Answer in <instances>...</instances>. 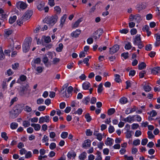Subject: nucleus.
I'll use <instances>...</instances> for the list:
<instances>
[{
  "instance_id": "5fc2aeb1",
  "label": "nucleus",
  "mask_w": 160,
  "mask_h": 160,
  "mask_svg": "<svg viewBox=\"0 0 160 160\" xmlns=\"http://www.w3.org/2000/svg\"><path fill=\"white\" fill-rule=\"evenodd\" d=\"M140 140L138 139H137L134 140L133 142V143L134 145L135 146H137L139 145L140 144Z\"/></svg>"
},
{
  "instance_id": "39448f33",
  "label": "nucleus",
  "mask_w": 160,
  "mask_h": 160,
  "mask_svg": "<svg viewBox=\"0 0 160 160\" xmlns=\"http://www.w3.org/2000/svg\"><path fill=\"white\" fill-rule=\"evenodd\" d=\"M32 13L33 11L31 10L27 11L23 16V20L26 21L29 19L32 15Z\"/></svg>"
},
{
  "instance_id": "1a4fd4ad",
  "label": "nucleus",
  "mask_w": 160,
  "mask_h": 160,
  "mask_svg": "<svg viewBox=\"0 0 160 160\" xmlns=\"http://www.w3.org/2000/svg\"><path fill=\"white\" fill-rule=\"evenodd\" d=\"M31 44L30 41H27L25 42L22 45L23 51L25 52H28L29 49V46Z\"/></svg>"
},
{
  "instance_id": "f3484780",
  "label": "nucleus",
  "mask_w": 160,
  "mask_h": 160,
  "mask_svg": "<svg viewBox=\"0 0 160 160\" xmlns=\"http://www.w3.org/2000/svg\"><path fill=\"white\" fill-rule=\"evenodd\" d=\"M12 31L9 29H5L4 31V36L5 37H8L12 34Z\"/></svg>"
},
{
  "instance_id": "f704fd0d",
  "label": "nucleus",
  "mask_w": 160,
  "mask_h": 160,
  "mask_svg": "<svg viewBox=\"0 0 160 160\" xmlns=\"http://www.w3.org/2000/svg\"><path fill=\"white\" fill-rule=\"evenodd\" d=\"M85 117L86 119L87 122H89L92 119V118L88 113H87L85 115Z\"/></svg>"
},
{
  "instance_id": "cd10ccee",
  "label": "nucleus",
  "mask_w": 160,
  "mask_h": 160,
  "mask_svg": "<svg viewBox=\"0 0 160 160\" xmlns=\"http://www.w3.org/2000/svg\"><path fill=\"white\" fill-rule=\"evenodd\" d=\"M17 19V16L15 15L10 17L9 22L10 24H12L15 22Z\"/></svg>"
},
{
  "instance_id": "f03ea898",
  "label": "nucleus",
  "mask_w": 160,
  "mask_h": 160,
  "mask_svg": "<svg viewBox=\"0 0 160 160\" xmlns=\"http://www.w3.org/2000/svg\"><path fill=\"white\" fill-rule=\"evenodd\" d=\"M20 112V110L18 107H14L10 112V117L12 118H15L17 117Z\"/></svg>"
},
{
  "instance_id": "ddd939ff",
  "label": "nucleus",
  "mask_w": 160,
  "mask_h": 160,
  "mask_svg": "<svg viewBox=\"0 0 160 160\" xmlns=\"http://www.w3.org/2000/svg\"><path fill=\"white\" fill-rule=\"evenodd\" d=\"M137 107L135 106H134L133 108H127L125 111V113L127 114H128L130 113H132L136 111L137 109Z\"/></svg>"
},
{
  "instance_id": "4c0bfd02",
  "label": "nucleus",
  "mask_w": 160,
  "mask_h": 160,
  "mask_svg": "<svg viewBox=\"0 0 160 160\" xmlns=\"http://www.w3.org/2000/svg\"><path fill=\"white\" fill-rule=\"evenodd\" d=\"M90 100V98L89 97H88L84 98L83 100V103L86 105L88 104Z\"/></svg>"
},
{
  "instance_id": "bb28decb",
  "label": "nucleus",
  "mask_w": 160,
  "mask_h": 160,
  "mask_svg": "<svg viewBox=\"0 0 160 160\" xmlns=\"http://www.w3.org/2000/svg\"><path fill=\"white\" fill-rule=\"evenodd\" d=\"M87 153L85 152H82L79 156V159L81 160H84L86 158Z\"/></svg>"
},
{
  "instance_id": "5701e85b",
  "label": "nucleus",
  "mask_w": 160,
  "mask_h": 160,
  "mask_svg": "<svg viewBox=\"0 0 160 160\" xmlns=\"http://www.w3.org/2000/svg\"><path fill=\"white\" fill-rule=\"evenodd\" d=\"M31 126L34 128L35 131H38L40 130L41 126L38 124L32 123Z\"/></svg>"
},
{
  "instance_id": "338daca9",
  "label": "nucleus",
  "mask_w": 160,
  "mask_h": 160,
  "mask_svg": "<svg viewBox=\"0 0 160 160\" xmlns=\"http://www.w3.org/2000/svg\"><path fill=\"white\" fill-rule=\"evenodd\" d=\"M36 70L38 73H41L42 72L43 69L42 67L39 66L37 67Z\"/></svg>"
},
{
  "instance_id": "412c9836",
  "label": "nucleus",
  "mask_w": 160,
  "mask_h": 160,
  "mask_svg": "<svg viewBox=\"0 0 160 160\" xmlns=\"http://www.w3.org/2000/svg\"><path fill=\"white\" fill-rule=\"evenodd\" d=\"M82 21V18H79L74 23L72 24V28H77L79 25L80 23Z\"/></svg>"
},
{
  "instance_id": "49530a36",
  "label": "nucleus",
  "mask_w": 160,
  "mask_h": 160,
  "mask_svg": "<svg viewBox=\"0 0 160 160\" xmlns=\"http://www.w3.org/2000/svg\"><path fill=\"white\" fill-rule=\"evenodd\" d=\"M144 89L146 92H149L151 90V87L149 85H146L144 87Z\"/></svg>"
},
{
  "instance_id": "72a5a7b5",
  "label": "nucleus",
  "mask_w": 160,
  "mask_h": 160,
  "mask_svg": "<svg viewBox=\"0 0 160 160\" xmlns=\"http://www.w3.org/2000/svg\"><path fill=\"white\" fill-rule=\"evenodd\" d=\"M63 48V45L62 43H60L59 44L58 47L56 48V51L58 52L62 51Z\"/></svg>"
},
{
  "instance_id": "9d476101",
  "label": "nucleus",
  "mask_w": 160,
  "mask_h": 160,
  "mask_svg": "<svg viewBox=\"0 0 160 160\" xmlns=\"http://www.w3.org/2000/svg\"><path fill=\"white\" fill-rule=\"evenodd\" d=\"M119 46L118 45H115L109 48V52L111 54H112L116 52L119 49Z\"/></svg>"
},
{
  "instance_id": "7c9ffc66",
  "label": "nucleus",
  "mask_w": 160,
  "mask_h": 160,
  "mask_svg": "<svg viewBox=\"0 0 160 160\" xmlns=\"http://www.w3.org/2000/svg\"><path fill=\"white\" fill-rule=\"evenodd\" d=\"M115 112V109L114 108L109 109L108 111V114L109 115H111Z\"/></svg>"
},
{
  "instance_id": "2f4dec72",
  "label": "nucleus",
  "mask_w": 160,
  "mask_h": 160,
  "mask_svg": "<svg viewBox=\"0 0 160 160\" xmlns=\"http://www.w3.org/2000/svg\"><path fill=\"white\" fill-rule=\"evenodd\" d=\"M103 84L102 83H100L98 86V93H101L103 91Z\"/></svg>"
},
{
  "instance_id": "bf43d9fd",
  "label": "nucleus",
  "mask_w": 160,
  "mask_h": 160,
  "mask_svg": "<svg viewBox=\"0 0 160 160\" xmlns=\"http://www.w3.org/2000/svg\"><path fill=\"white\" fill-rule=\"evenodd\" d=\"M145 71H141L139 73V76L140 78H143L144 76V74L146 73Z\"/></svg>"
},
{
  "instance_id": "6e6d98bb",
  "label": "nucleus",
  "mask_w": 160,
  "mask_h": 160,
  "mask_svg": "<svg viewBox=\"0 0 160 160\" xmlns=\"http://www.w3.org/2000/svg\"><path fill=\"white\" fill-rule=\"evenodd\" d=\"M46 106H40L38 108V110L42 112L44 111L46 109Z\"/></svg>"
},
{
  "instance_id": "4468645a",
  "label": "nucleus",
  "mask_w": 160,
  "mask_h": 160,
  "mask_svg": "<svg viewBox=\"0 0 160 160\" xmlns=\"http://www.w3.org/2000/svg\"><path fill=\"white\" fill-rule=\"evenodd\" d=\"M91 141L90 139H87L84 141L82 144V147L86 148L90 147L91 145Z\"/></svg>"
},
{
  "instance_id": "e2e57ef3",
  "label": "nucleus",
  "mask_w": 160,
  "mask_h": 160,
  "mask_svg": "<svg viewBox=\"0 0 160 160\" xmlns=\"http://www.w3.org/2000/svg\"><path fill=\"white\" fill-rule=\"evenodd\" d=\"M131 131H127L126 133V137L128 138H131L132 136Z\"/></svg>"
},
{
  "instance_id": "423d86ee",
  "label": "nucleus",
  "mask_w": 160,
  "mask_h": 160,
  "mask_svg": "<svg viewBox=\"0 0 160 160\" xmlns=\"http://www.w3.org/2000/svg\"><path fill=\"white\" fill-rule=\"evenodd\" d=\"M103 32L102 29H99L95 32L93 35V38L95 40L99 39Z\"/></svg>"
},
{
  "instance_id": "a211bd4d",
  "label": "nucleus",
  "mask_w": 160,
  "mask_h": 160,
  "mask_svg": "<svg viewBox=\"0 0 160 160\" xmlns=\"http://www.w3.org/2000/svg\"><path fill=\"white\" fill-rule=\"evenodd\" d=\"M113 142L114 140L108 137L107 138L105 143L107 145L111 146L113 144Z\"/></svg>"
},
{
  "instance_id": "b1692460",
  "label": "nucleus",
  "mask_w": 160,
  "mask_h": 160,
  "mask_svg": "<svg viewBox=\"0 0 160 160\" xmlns=\"http://www.w3.org/2000/svg\"><path fill=\"white\" fill-rule=\"evenodd\" d=\"M76 154L75 152L73 151L69 152L68 154V158H71L72 157H75Z\"/></svg>"
},
{
  "instance_id": "20e7f679",
  "label": "nucleus",
  "mask_w": 160,
  "mask_h": 160,
  "mask_svg": "<svg viewBox=\"0 0 160 160\" xmlns=\"http://www.w3.org/2000/svg\"><path fill=\"white\" fill-rule=\"evenodd\" d=\"M129 19L131 21H134L138 23L142 20V19L139 14L134 15L131 14L130 15Z\"/></svg>"
},
{
  "instance_id": "2eb2a0df",
  "label": "nucleus",
  "mask_w": 160,
  "mask_h": 160,
  "mask_svg": "<svg viewBox=\"0 0 160 160\" xmlns=\"http://www.w3.org/2000/svg\"><path fill=\"white\" fill-rule=\"evenodd\" d=\"M93 135L96 137V138L99 141H101L102 139V136L101 133H98L97 131H95Z\"/></svg>"
},
{
  "instance_id": "8fccbe9b",
  "label": "nucleus",
  "mask_w": 160,
  "mask_h": 160,
  "mask_svg": "<svg viewBox=\"0 0 160 160\" xmlns=\"http://www.w3.org/2000/svg\"><path fill=\"white\" fill-rule=\"evenodd\" d=\"M139 126V124L138 123H133L132 125V129H137Z\"/></svg>"
},
{
  "instance_id": "de8ad7c7",
  "label": "nucleus",
  "mask_w": 160,
  "mask_h": 160,
  "mask_svg": "<svg viewBox=\"0 0 160 160\" xmlns=\"http://www.w3.org/2000/svg\"><path fill=\"white\" fill-rule=\"evenodd\" d=\"M115 129L114 127L110 125L108 128V132L110 133H112L114 131Z\"/></svg>"
},
{
  "instance_id": "9b49d317",
  "label": "nucleus",
  "mask_w": 160,
  "mask_h": 160,
  "mask_svg": "<svg viewBox=\"0 0 160 160\" xmlns=\"http://www.w3.org/2000/svg\"><path fill=\"white\" fill-rule=\"evenodd\" d=\"M49 116L41 117L39 118V122L40 124L44 122H48L49 121Z\"/></svg>"
},
{
  "instance_id": "c9c22d12",
  "label": "nucleus",
  "mask_w": 160,
  "mask_h": 160,
  "mask_svg": "<svg viewBox=\"0 0 160 160\" xmlns=\"http://www.w3.org/2000/svg\"><path fill=\"white\" fill-rule=\"evenodd\" d=\"M32 156V152L31 151L27 152L25 155V158H29Z\"/></svg>"
},
{
  "instance_id": "774afa93",
  "label": "nucleus",
  "mask_w": 160,
  "mask_h": 160,
  "mask_svg": "<svg viewBox=\"0 0 160 160\" xmlns=\"http://www.w3.org/2000/svg\"><path fill=\"white\" fill-rule=\"evenodd\" d=\"M12 68L13 69H18V68L19 67V63H15L14 64H12Z\"/></svg>"
},
{
  "instance_id": "aec40b11",
  "label": "nucleus",
  "mask_w": 160,
  "mask_h": 160,
  "mask_svg": "<svg viewBox=\"0 0 160 160\" xmlns=\"http://www.w3.org/2000/svg\"><path fill=\"white\" fill-rule=\"evenodd\" d=\"M44 6V3L42 2L40 3H38V4L37 5V8L39 11H41L43 10Z\"/></svg>"
},
{
  "instance_id": "37998d69",
  "label": "nucleus",
  "mask_w": 160,
  "mask_h": 160,
  "mask_svg": "<svg viewBox=\"0 0 160 160\" xmlns=\"http://www.w3.org/2000/svg\"><path fill=\"white\" fill-rule=\"evenodd\" d=\"M45 42L47 43H49L51 41V39L50 37L49 36L45 37L44 38Z\"/></svg>"
},
{
  "instance_id": "6e6552de",
  "label": "nucleus",
  "mask_w": 160,
  "mask_h": 160,
  "mask_svg": "<svg viewBox=\"0 0 160 160\" xmlns=\"http://www.w3.org/2000/svg\"><path fill=\"white\" fill-rule=\"evenodd\" d=\"M16 6L18 8H19L22 9H24L28 7L26 3L22 1H19L16 3Z\"/></svg>"
},
{
  "instance_id": "7ed1b4c3",
  "label": "nucleus",
  "mask_w": 160,
  "mask_h": 160,
  "mask_svg": "<svg viewBox=\"0 0 160 160\" xmlns=\"http://www.w3.org/2000/svg\"><path fill=\"white\" fill-rule=\"evenodd\" d=\"M133 43L135 45H137L139 48L141 49L144 47V45L141 41L140 35L137 34L136 35L133 41Z\"/></svg>"
},
{
  "instance_id": "393cba45",
  "label": "nucleus",
  "mask_w": 160,
  "mask_h": 160,
  "mask_svg": "<svg viewBox=\"0 0 160 160\" xmlns=\"http://www.w3.org/2000/svg\"><path fill=\"white\" fill-rule=\"evenodd\" d=\"M136 9L139 11L145 8L143 4H138L136 6Z\"/></svg>"
},
{
  "instance_id": "473e14b6",
  "label": "nucleus",
  "mask_w": 160,
  "mask_h": 160,
  "mask_svg": "<svg viewBox=\"0 0 160 160\" xmlns=\"http://www.w3.org/2000/svg\"><path fill=\"white\" fill-rule=\"evenodd\" d=\"M115 81L118 83H119L121 82V80L120 78V76L119 74H116L115 75Z\"/></svg>"
},
{
  "instance_id": "c85d7f7f",
  "label": "nucleus",
  "mask_w": 160,
  "mask_h": 160,
  "mask_svg": "<svg viewBox=\"0 0 160 160\" xmlns=\"http://www.w3.org/2000/svg\"><path fill=\"white\" fill-rule=\"evenodd\" d=\"M128 101V99L127 98L123 97L121 98L119 100L120 103L122 104H124L127 102Z\"/></svg>"
},
{
  "instance_id": "f257e3e1",
  "label": "nucleus",
  "mask_w": 160,
  "mask_h": 160,
  "mask_svg": "<svg viewBox=\"0 0 160 160\" xmlns=\"http://www.w3.org/2000/svg\"><path fill=\"white\" fill-rule=\"evenodd\" d=\"M44 22L51 26L53 25L57 21V18L54 16L46 17L44 19Z\"/></svg>"
},
{
  "instance_id": "09e8293b",
  "label": "nucleus",
  "mask_w": 160,
  "mask_h": 160,
  "mask_svg": "<svg viewBox=\"0 0 160 160\" xmlns=\"http://www.w3.org/2000/svg\"><path fill=\"white\" fill-rule=\"evenodd\" d=\"M148 135V137L149 138H154V136L152 133L151 131H148L147 133Z\"/></svg>"
},
{
  "instance_id": "0e129e2a",
  "label": "nucleus",
  "mask_w": 160,
  "mask_h": 160,
  "mask_svg": "<svg viewBox=\"0 0 160 160\" xmlns=\"http://www.w3.org/2000/svg\"><path fill=\"white\" fill-rule=\"evenodd\" d=\"M92 132L90 129H87L86 132V135L87 136H90L92 135Z\"/></svg>"
},
{
  "instance_id": "79ce46f5",
  "label": "nucleus",
  "mask_w": 160,
  "mask_h": 160,
  "mask_svg": "<svg viewBox=\"0 0 160 160\" xmlns=\"http://www.w3.org/2000/svg\"><path fill=\"white\" fill-rule=\"evenodd\" d=\"M55 11L57 13H60L61 12V9L59 6H56L54 8Z\"/></svg>"
},
{
  "instance_id": "4d7b16f0",
  "label": "nucleus",
  "mask_w": 160,
  "mask_h": 160,
  "mask_svg": "<svg viewBox=\"0 0 160 160\" xmlns=\"http://www.w3.org/2000/svg\"><path fill=\"white\" fill-rule=\"evenodd\" d=\"M48 61V57L46 56L44 57L42 59V62L44 63L47 66V63Z\"/></svg>"
},
{
  "instance_id": "69168bd1",
  "label": "nucleus",
  "mask_w": 160,
  "mask_h": 160,
  "mask_svg": "<svg viewBox=\"0 0 160 160\" xmlns=\"http://www.w3.org/2000/svg\"><path fill=\"white\" fill-rule=\"evenodd\" d=\"M128 53L127 52H124L121 54V56L123 57L125 59H126L128 58Z\"/></svg>"
},
{
  "instance_id": "a878e982",
  "label": "nucleus",
  "mask_w": 160,
  "mask_h": 160,
  "mask_svg": "<svg viewBox=\"0 0 160 160\" xmlns=\"http://www.w3.org/2000/svg\"><path fill=\"white\" fill-rule=\"evenodd\" d=\"M18 126V124L15 122H13L11 123L10 127L12 129H16Z\"/></svg>"
},
{
  "instance_id": "a18cd8bd",
  "label": "nucleus",
  "mask_w": 160,
  "mask_h": 160,
  "mask_svg": "<svg viewBox=\"0 0 160 160\" xmlns=\"http://www.w3.org/2000/svg\"><path fill=\"white\" fill-rule=\"evenodd\" d=\"M151 73L153 74H156L158 73L157 67L153 68L152 70Z\"/></svg>"
},
{
  "instance_id": "6ab92c4d",
  "label": "nucleus",
  "mask_w": 160,
  "mask_h": 160,
  "mask_svg": "<svg viewBox=\"0 0 160 160\" xmlns=\"http://www.w3.org/2000/svg\"><path fill=\"white\" fill-rule=\"evenodd\" d=\"M81 32V31L80 30L77 29L75 31L72 32L71 34V35L72 37L76 38L78 37Z\"/></svg>"
},
{
  "instance_id": "a19ab883",
  "label": "nucleus",
  "mask_w": 160,
  "mask_h": 160,
  "mask_svg": "<svg viewBox=\"0 0 160 160\" xmlns=\"http://www.w3.org/2000/svg\"><path fill=\"white\" fill-rule=\"evenodd\" d=\"M68 133L67 132H63L61 134V137L63 139L66 138L68 136Z\"/></svg>"
},
{
  "instance_id": "052dcab7",
  "label": "nucleus",
  "mask_w": 160,
  "mask_h": 160,
  "mask_svg": "<svg viewBox=\"0 0 160 160\" xmlns=\"http://www.w3.org/2000/svg\"><path fill=\"white\" fill-rule=\"evenodd\" d=\"M132 48L131 43L130 42H128L127 44H126L125 46V48L127 50L130 49Z\"/></svg>"
},
{
  "instance_id": "f8f14e48",
  "label": "nucleus",
  "mask_w": 160,
  "mask_h": 160,
  "mask_svg": "<svg viewBox=\"0 0 160 160\" xmlns=\"http://www.w3.org/2000/svg\"><path fill=\"white\" fill-rule=\"evenodd\" d=\"M123 121L125 122L131 123L132 122H133L135 121L134 116V115L132 116L130 115L128 117L124 118Z\"/></svg>"
},
{
  "instance_id": "0eeeda50",
  "label": "nucleus",
  "mask_w": 160,
  "mask_h": 160,
  "mask_svg": "<svg viewBox=\"0 0 160 160\" xmlns=\"http://www.w3.org/2000/svg\"><path fill=\"white\" fill-rule=\"evenodd\" d=\"M30 90L25 87H22L20 88L19 94L20 96H23L27 93H29Z\"/></svg>"
},
{
  "instance_id": "ea45409f",
  "label": "nucleus",
  "mask_w": 160,
  "mask_h": 160,
  "mask_svg": "<svg viewBox=\"0 0 160 160\" xmlns=\"http://www.w3.org/2000/svg\"><path fill=\"white\" fill-rule=\"evenodd\" d=\"M1 137L2 138H3L6 141L8 139V137L7 136V133L5 132H2L1 133Z\"/></svg>"
},
{
  "instance_id": "e433bc0d",
  "label": "nucleus",
  "mask_w": 160,
  "mask_h": 160,
  "mask_svg": "<svg viewBox=\"0 0 160 160\" xmlns=\"http://www.w3.org/2000/svg\"><path fill=\"white\" fill-rule=\"evenodd\" d=\"M22 124L25 127H28L30 125V122L28 121H24L23 122Z\"/></svg>"
},
{
  "instance_id": "4be33fe9",
  "label": "nucleus",
  "mask_w": 160,
  "mask_h": 160,
  "mask_svg": "<svg viewBox=\"0 0 160 160\" xmlns=\"http://www.w3.org/2000/svg\"><path fill=\"white\" fill-rule=\"evenodd\" d=\"M90 86V83L88 82H85L82 85V88L85 90L88 89Z\"/></svg>"
},
{
  "instance_id": "c756f323",
  "label": "nucleus",
  "mask_w": 160,
  "mask_h": 160,
  "mask_svg": "<svg viewBox=\"0 0 160 160\" xmlns=\"http://www.w3.org/2000/svg\"><path fill=\"white\" fill-rule=\"evenodd\" d=\"M146 64L144 62H141L138 65V69L139 70H142L144 69L146 67Z\"/></svg>"
},
{
  "instance_id": "dca6fc26",
  "label": "nucleus",
  "mask_w": 160,
  "mask_h": 160,
  "mask_svg": "<svg viewBox=\"0 0 160 160\" xmlns=\"http://www.w3.org/2000/svg\"><path fill=\"white\" fill-rule=\"evenodd\" d=\"M67 18V16L66 14H64L61 18L60 20V27L61 28L62 27Z\"/></svg>"
},
{
  "instance_id": "864d4df0",
  "label": "nucleus",
  "mask_w": 160,
  "mask_h": 160,
  "mask_svg": "<svg viewBox=\"0 0 160 160\" xmlns=\"http://www.w3.org/2000/svg\"><path fill=\"white\" fill-rule=\"evenodd\" d=\"M51 150H53L56 147V144L55 143H51L49 146Z\"/></svg>"
},
{
  "instance_id": "3c124183",
  "label": "nucleus",
  "mask_w": 160,
  "mask_h": 160,
  "mask_svg": "<svg viewBox=\"0 0 160 160\" xmlns=\"http://www.w3.org/2000/svg\"><path fill=\"white\" fill-rule=\"evenodd\" d=\"M150 116L152 117L155 116L157 115V113L155 110H152L149 113Z\"/></svg>"
},
{
  "instance_id": "603ef678",
  "label": "nucleus",
  "mask_w": 160,
  "mask_h": 160,
  "mask_svg": "<svg viewBox=\"0 0 160 160\" xmlns=\"http://www.w3.org/2000/svg\"><path fill=\"white\" fill-rule=\"evenodd\" d=\"M48 4L50 6L53 7L55 4L54 0H48Z\"/></svg>"
},
{
  "instance_id": "58836bf2",
  "label": "nucleus",
  "mask_w": 160,
  "mask_h": 160,
  "mask_svg": "<svg viewBox=\"0 0 160 160\" xmlns=\"http://www.w3.org/2000/svg\"><path fill=\"white\" fill-rule=\"evenodd\" d=\"M128 31L129 30L127 28L122 29L119 30L120 32L122 34H126L128 32Z\"/></svg>"
},
{
  "instance_id": "13d9d810",
  "label": "nucleus",
  "mask_w": 160,
  "mask_h": 160,
  "mask_svg": "<svg viewBox=\"0 0 160 160\" xmlns=\"http://www.w3.org/2000/svg\"><path fill=\"white\" fill-rule=\"evenodd\" d=\"M125 159L126 160H133V158L132 156H128L127 155L124 156Z\"/></svg>"
},
{
  "instance_id": "c03bdc74",
  "label": "nucleus",
  "mask_w": 160,
  "mask_h": 160,
  "mask_svg": "<svg viewBox=\"0 0 160 160\" xmlns=\"http://www.w3.org/2000/svg\"><path fill=\"white\" fill-rule=\"evenodd\" d=\"M32 109L31 107L28 106H25L24 108V110L28 112H30L32 111Z\"/></svg>"
},
{
  "instance_id": "680f3d73",
  "label": "nucleus",
  "mask_w": 160,
  "mask_h": 160,
  "mask_svg": "<svg viewBox=\"0 0 160 160\" xmlns=\"http://www.w3.org/2000/svg\"><path fill=\"white\" fill-rule=\"evenodd\" d=\"M148 142V140L147 138L142 139L141 142V144L142 145H145Z\"/></svg>"
}]
</instances>
